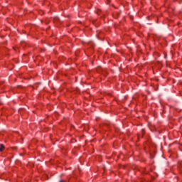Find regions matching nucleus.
Returning a JSON list of instances; mask_svg holds the SVG:
<instances>
[{
  "label": "nucleus",
  "mask_w": 182,
  "mask_h": 182,
  "mask_svg": "<svg viewBox=\"0 0 182 182\" xmlns=\"http://www.w3.org/2000/svg\"><path fill=\"white\" fill-rule=\"evenodd\" d=\"M100 69V67H97V72H99Z\"/></svg>",
  "instance_id": "nucleus-2"
},
{
  "label": "nucleus",
  "mask_w": 182,
  "mask_h": 182,
  "mask_svg": "<svg viewBox=\"0 0 182 182\" xmlns=\"http://www.w3.org/2000/svg\"><path fill=\"white\" fill-rule=\"evenodd\" d=\"M59 18H55V21H58Z\"/></svg>",
  "instance_id": "nucleus-3"
},
{
  "label": "nucleus",
  "mask_w": 182,
  "mask_h": 182,
  "mask_svg": "<svg viewBox=\"0 0 182 182\" xmlns=\"http://www.w3.org/2000/svg\"><path fill=\"white\" fill-rule=\"evenodd\" d=\"M4 149H5L4 144H0V151H3Z\"/></svg>",
  "instance_id": "nucleus-1"
},
{
  "label": "nucleus",
  "mask_w": 182,
  "mask_h": 182,
  "mask_svg": "<svg viewBox=\"0 0 182 182\" xmlns=\"http://www.w3.org/2000/svg\"><path fill=\"white\" fill-rule=\"evenodd\" d=\"M60 182H65V181L64 180H61V181H60Z\"/></svg>",
  "instance_id": "nucleus-4"
}]
</instances>
